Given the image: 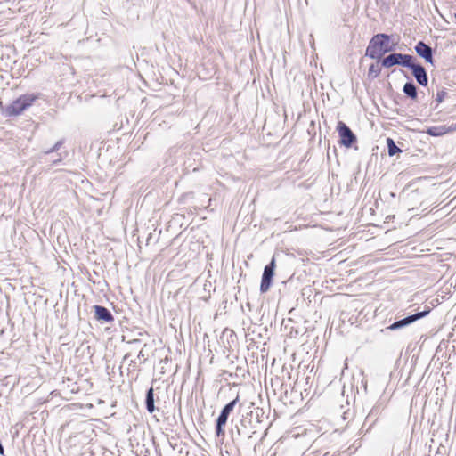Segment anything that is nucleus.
Wrapping results in <instances>:
<instances>
[{
  "instance_id": "4be33fe9",
  "label": "nucleus",
  "mask_w": 456,
  "mask_h": 456,
  "mask_svg": "<svg viewBox=\"0 0 456 456\" xmlns=\"http://www.w3.org/2000/svg\"><path fill=\"white\" fill-rule=\"evenodd\" d=\"M130 343L133 345H138V344H141V341L139 339H134Z\"/></svg>"
},
{
  "instance_id": "20e7f679",
  "label": "nucleus",
  "mask_w": 456,
  "mask_h": 456,
  "mask_svg": "<svg viewBox=\"0 0 456 456\" xmlns=\"http://www.w3.org/2000/svg\"><path fill=\"white\" fill-rule=\"evenodd\" d=\"M412 61H416L413 55L401 53H392L381 60V66L387 69L395 65H400L402 67L408 68L410 67Z\"/></svg>"
},
{
  "instance_id": "dca6fc26",
  "label": "nucleus",
  "mask_w": 456,
  "mask_h": 456,
  "mask_svg": "<svg viewBox=\"0 0 456 456\" xmlns=\"http://www.w3.org/2000/svg\"><path fill=\"white\" fill-rule=\"evenodd\" d=\"M63 143H64V140L63 139L59 140L58 142H56L54 143V145L52 148H50V149H48L46 151H42L39 154L38 158L42 161L45 159V156H47V155H49L51 153H53V152H57L61 149V147L63 145Z\"/></svg>"
},
{
  "instance_id": "0eeeda50",
  "label": "nucleus",
  "mask_w": 456,
  "mask_h": 456,
  "mask_svg": "<svg viewBox=\"0 0 456 456\" xmlns=\"http://www.w3.org/2000/svg\"><path fill=\"white\" fill-rule=\"evenodd\" d=\"M275 268L276 261L275 256H273L269 264H267L264 268L260 283L261 293H266L270 289L273 284Z\"/></svg>"
},
{
  "instance_id": "412c9836",
  "label": "nucleus",
  "mask_w": 456,
  "mask_h": 456,
  "mask_svg": "<svg viewBox=\"0 0 456 456\" xmlns=\"http://www.w3.org/2000/svg\"><path fill=\"white\" fill-rule=\"evenodd\" d=\"M63 158L64 157L61 155V153H58V158L53 159V160H52L51 165L52 166H55L57 164H59L60 162L62 161Z\"/></svg>"
},
{
  "instance_id": "1a4fd4ad",
  "label": "nucleus",
  "mask_w": 456,
  "mask_h": 456,
  "mask_svg": "<svg viewBox=\"0 0 456 456\" xmlns=\"http://www.w3.org/2000/svg\"><path fill=\"white\" fill-rule=\"evenodd\" d=\"M414 50L420 58L425 60L426 62L434 65V50L430 45H427L423 41H419L415 45Z\"/></svg>"
},
{
  "instance_id": "2eb2a0df",
  "label": "nucleus",
  "mask_w": 456,
  "mask_h": 456,
  "mask_svg": "<svg viewBox=\"0 0 456 456\" xmlns=\"http://www.w3.org/2000/svg\"><path fill=\"white\" fill-rule=\"evenodd\" d=\"M452 130V128H448L445 126H430L427 129V134L431 136L437 137L442 136Z\"/></svg>"
},
{
  "instance_id": "7ed1b4c3",
  "label": "nucleus",
  "mask_w": 456,
  "mask_h": 456,
  "mask_svg": "<svg viewBox=\"0 0 456 456\" xmlns=\"http://www.w3.org/2000/svg\"><path fill=\"white\" fill-rule=\"evenodd\" d=\"M254 433H256V430L251 413L242 415L240 420L234 423V428L232 429L233 440H235V436L237 437L250 438Z\"/></svg>"
},
{
  "instance_id": "aec40b11",
  "label": "nucleus",
  "mask_w": 456,
  "mask_h": 456,
  "mask_svg": "<svg viewBox=\"0 0 456 456\" xmlns=\"http://www.w3.org/2000/svg\"><path fill=\"white\" fill-rule=\"evenodd\" d=\"M447 94V92L445 91V89H441L439 90L437 93H436V101L438 102V103H441L444 100V97L446 96Z\"/></svg>"
},
{
  "instance_id": "f257e3e1",
  "label": "nucleus",
  "mask_w": 456,
  "mask_h": 456,
  "mask_svg": "<svg viewBox=\"0 0 456 456\" xmlns=\"http://www.w3.org/2000/svg\"><path fill=\"white\" fill-rule=\"evenodd\" d=\"M392 36L386 33H378L374 35L366 48L365 56L380 61L384 58L383 56L391 53L395 49V43H390Z\"/></svg>"
},
{
  "instance_id": "f03ea898",
  "label": "nucleus",
  "mask_w": 456,
  "mask_h": 456,
  "mask_svg": "<svg viewBox=\"0 0 456 456\" xmlns=\"http://www.w3.org/2000/svg\"><path fill=\"white\" fill-rule=\"evenodd\" d=\"M37 99L38 95L36 94H22L4 108V114L5 117L19 116L32 106Z\"/></svg>"
},
{
  "instance_id": "a211bd4d",
  "label": "nucleus",
  "mask_w": 456,
  "mask_h": 456,
  "mask_svg": "<svg viewBox=\"0 0 456 456\" xmlns=\"http://www.w3.org/2000/svg\"><path fill=\"white\" fill-rule=\"evenodd\" d=\"M380 72H381V68L379 67V62L378 63H372L369 67L368 77L370 78L374 79V78L378 77L380 75Z\"/></svg>"
},
{
  "instance_id": "f8f14e48",
  "label": "nucleus",
  "mask_w": 456,
  "mask_h": 456,
  "mask_svg": "<svg viewBox=\"0 0 456 456\" xmlns=\"http://www.w3.org/2000/svg\"><path fill=\"white\" fill-rule=\"evenodd\" d=\"M228 418H229V415H227L224 411L221 410V412L216 420V430L215 431H216V436H218V437L224 436V435H225L224 426L227 423Z\"/></svg>"
},
{
  "instance_id": "393cba45",
  "label": "nucleus",
  "mask_w": 456,
  "mask_h": 456,
  "mask_svg": "<svg viewBox=\"0 0 456 456\" xmlns=\"http://www.w3.org/2000/svg\"><path fill=\"white\" fill-rule=\"evenodd\" d=\"M454 17H455V19H456V13L454 14Z\"/></svg>"
},
{
  "instance_id": "9b49d317",
  "label": "nucleus",
  "mask_w": 456,
  "mask_h": 456,
  "mask_svg": "<svg viewBox=\"0 0 456 456\" xmlns=\"http://www.w3.org/2000/svg\"><path fill=\"white\" fill-rule=\"evenodd\" d=\"M95 319L102 322H112L114 316L105 306L96 305L94 306Z\"/></svg>"
},
{
  "instance_id": "4468645a",
  "label": "nucleus",
  "mask_w": 456,
  "mask_h": 456,
  "mask_svg": "<svg viewBox=\"0 0 456 456\" xmlns=\"http://www.w3.org/2000/svg\"><path fill=\"white\" fill-rule=\"evenodd\" d=\"M403 92L411 100H416L418 97V88L412 80H410L404 84Z\"/></svg>"
},
{
  "instance_id": "5701e85b",
  "label": "nucleus",
  "mask_w": 456,
  "mask_h": 456,
  "mask_svg": "<svg viewBox=\"0 0 456 456\" xmlns=\"http://www.w3.org/2000/svg\"><path fill=\"white\" fill-rule=\"evenodd\" d=\"M139 359L141 358H143L144 359V354H142V350H141L138 354V356H137Z\"/></svg>"
},
{
  "instance_id": "b1692460",
  "label": "nucleus",
  "mask_w": 456,
  "mask_h": 456,
  "mask_svg": "<svg viewBox=\"0 0 456 456\" xmlns=\"http://www.w3.org/2000/svg\"><path fill=\"white\" fill-rule=\"evenodd\" d=\"M128 357H129V354H126V355L124 356V361H126Z\"/></svg>"
},
{
  "instance_id": "a878e982",
  "label": "nucleus",
  "mask_w": 456,
  "mask_h": 456,
  "mask_svg": "<svg viewBox=\"0 0 456 456\" xmlns=\"http://www.w3.org/2000/svg\"><path fill=\"white\" fill-rule=\"evenodd\" d=\"M455 128H456V124H455V127L453 129H455Z\"/></svg>"
},
{
  "instance_id": "6e6552de",
  "label": "nucleus",
  "mask_w": 456,
  "mask_h": 456,
  "mask_svg": "<svg viewBox=\"0 0 456 456\" xmlns=\"http://www.w3.org/2000/svg\"><path fill=\"white\" fill-rule=\"evenodd\" d=\"M412 76L416 79L417 83L421 86H427L428 84V77L426 69L416 61H412L410 67Z\"/></svg>"
},
{
  "instance_id": "f3484780",
  "label": "nucleus",
  "mask_w": 456,
  "mask_h": 456,
  "mask_svg": "<svg viewBox=\"0 0 456 456\" xmlns=\"http://www.w3.org/2000/svg\"><path fill=\"white\" fill-rule=\"evenodd\" d=\"M387 153L390 157L395 155L398 152H401L402 151L399 149V147L395 144V141L392 138L387 139Z\"/></svg>"
},
{
  "instance_id": "ddd939ff",
  "label": "nucleus",
  "mask_w": 456,
  "mask_h": 456,
  "mask_svg": "<svg viewBox=\"0 0 456 456\" xmlns=\"http://www.w3.org/2000/svg\"><path fill=\"white\" fill-rule=\"evenodd\" d=\"M145 408L150 413H153L157 410L155 407L154 389L152 387L146 391Z\"/></svg>"
},
{
  "instance_id": "6ab92c4d",
  "label": "nucleus",
  "mask_w": 456,
  "mask_h": 456,
  "mask_svg": "<svg viewBox=\"0 0 456 456\" xmlns=\"http://www.w3.org/2000/svg\"><path fill=\"white\" fill-rule=\"evenodd\" d=\"M239 395H237L236 398L232 400L231 402H229L228 403H226L222 411H224L227 415L230 416V414L232 412V411L234 410L236 404L238 403L239 402Z\"/></svg>"
},
{
  "instance_id": "423d86ee",
  "label": "nucleus",
  "mask_w": 456,
  "mask_h": 456,
  "mask_svg": "<svg viewBox=\"0 0 456 456\" xmlns=\"http://www.w3.org/2000/svg\"><path fill=\"white\" fill-rule=\"evenodd\" d=\"M337 131L339 135V143L346 148H350L356 142V135L345 122H338Z\"/></svg>"
},
{
  "instance_id": "39448f33",
  "label": "nucleus",
  "mask_w": 456,
  "mask_h": 456,
  "mask_svg": "<svg viewBox=\"0 0 456 456\" xmlns=\"http://www.w3.org/2000/svg\"><path fill=\"white\" fill-rule=\"evenodd\" d=\"M431 312V308L429 306H425L422 311H419L413 314L408 315L401 320L394 322L391 325H389L387 329L390 330H396L403 329L416 321L426 317Z\"/></svg>"
},
{
  "instance_id": "9d476101",
  "label": "nucleus",
  "mask_w": 456,
  "mask_h": 456,
  "mask_svg": "<svg viewBox=\"0 0 456 456\" xmlns=\"http://www.w3.org/2000/svg\"><path fill=\"white\" fill-rule=\"evenodd\" d=\"M384 408L382 403H376L371 410L369 411L368 415L365 418V421L362 425V428H365L368 425L366 431H370V428L376 424L378 419L382 414Z\"/></svg>"
}]
</instances>
